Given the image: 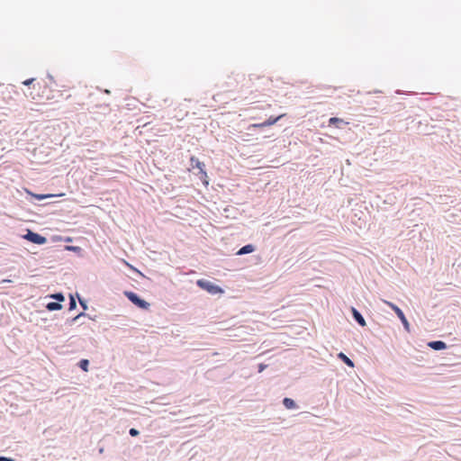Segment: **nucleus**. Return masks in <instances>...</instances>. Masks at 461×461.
Returning <instances> with one entry per match:
<instances>
[{"label": "nucleus", "instance_id": "b1692460", "mask_svg": "<svg viewBox=\"0 0 461 461\" xmlns=\"http://www.w3.org/2000/svg\"><path fill=\"white\" fill-rule=\"evenodd\" d=\"M0 461H7V457H0Z\"/></svg>", "mask_w": 461, "mask_h": 461}, {"label": "nucleus", "instance_id": "412c9836", "mask_svg": "<svg viewBox=\"0 0 461 461\" xmlns=\"http://www.w3.org/2000/svg\"><path fill=\"white\" fill-rule=\"evenodd\" d=\"M266 367H267V366H266V365H264V364H260V365L258 366V372H262Z\"/></svg>", "mask_w": 461, "mask_h": 461}, {"label": "nucleus", "instance_id": "0eeeda50", "mask_svg": "<svg viewBox=\"0 0 461 461\" xmlns=\"http://www.w3.org/2000/svg\"><path fill=\"white\" fill-rule=\"evenodd\" d=\"M352 313L355 318V320L358 322L359 325L362 327L366 326V321L363 318V316L358 312L355 308L352 309Z\"/></svg>", "mask_w": 461, "mask_h": 461}, {"label": "nucleus", "instance_id": "9d476101", "mask_svg": "<svg viewBox=\"0 0 461 461\" xmlns=\"http://www.w3.org/2000/svg\"><path fill=\"white\" fill-rule=\"evenodd\" d=\"M283 403L286 409H294L295 408V402L294 400L290 398H285Z\"/></svg>", "mask_w": 461, "mask_h": 461}, {"label": "nucleus", "instance_id": "6e6552de", "mask_svg": "<svg viewBox=\"0 0 461 461\" xmlns=\"http://www.w3.org/2000/svg\"><path fill=\"white\" fill-rule=\"evenodd\" d=\"M255 250V248L253 245L251 244H249V245H246L244 247H242L238 252H237V255H244V254H249V253H251Z\"/></svg>", "mask_w": 461, "mask_h": 461}, {"label": "nucleus", "instance_id": "a878e982", "mask_svg": "<svg viewBox=\"0 0 461 461\" xmlns=\"http://www.w3.org/2000/svg\"><path fill=\"white\" fill-rule=\"evenodd\" d=\"M7 461H14V460H13V459H10V458H7Z\"/></svg>", "mask_w": 461, "mask_h": 461}, {"label": "nucleus", "instance_id": "5701e85b", "mask_svg": "<svg viewBox=\"0 0 461 461\" xmlns=\"http://www.w3.org/2000/svg\"><path fill=\"white\" fill-rule=\"evenodd\" d=\"M51 297L54 299H58V294H52Z\"/></svg>", "mask_w": 461, "mask_h": 461}, {"label": "nucleus", "instance_id": "aec40b11", "mask_svg": "<svg viewBox=\"0 0 461 461\" xmlns=\"http://www.w3.org/2000/svg\"><path fill=\"white\" fill-rule=\"evenodd\" d=\"M65 301L63 294L59 293V310L62 308L61 303Z\"/></svg>", "mask_w": 461, "mask_h": 461}, {"label": "nucleus", "instance_id": "20e7f679", "mask_svg": "<svg viewBox=\"0 0 461 461\" xmlns=\"http://www.w3.org/2000/svg\"><path fill=\"white\" fill-rule=\"evenodd\" d=\"M124 294L132 303H134L138 307L145 310L149 309V303L140 299L135 293L125 292Z\"/></svg>", "mask_w": 461, "mask_h": 461}, {"label": "nucleus", "instance_id": "f257e3e1", "mask_svg": "<svg viewBox=\"0 0 461 461\" xmlns=\"http://www.w3.org/2000/svg\"><path fill=\"white\" fill-rule=\"evenodd\" d=\"M191 167L193 169L197 168L199 170V177L202 180L203 184L207 186L209 185V177L207 172L205 171V165L203 162H201L197 158L191 157L190 158Z\"/></svg>", "mask_w": 461, "mask_h": 461}, {"label": "nucleus", "instance_id": "9b49d317", "mask_svg": "<svg viewBox=\"0 0 461 461\" xmlns=\"http://www.w3.org/2000/svg\"><path fill=\"white\" fill-rule=\"evenodd\" d=\"M285 116V114H281L277 117H269L267 121H266V124H267L268 126H271L273 124H275L276 122H278L281 118H283Z\"/></svg>", "mask_w": 461, "mask_h": 461}, {"label": "nucleus", "instance_id": "7ed1b4c3", "mask_svg": "<svg viewBox=\"0 0 461 461\" xmlns=\"http://www.w3.org/2000/svg\"><path fill=\"white\" fill-rule=\"evenodd\" d=\"M383 302L387 304L392 310H393V312L396 313V315L399 317V319L401 320L402 323L403 324L405 330L407 331L410 330V324H409V321H407L404 313L402 312V311L395 304H393V303L391 302H388L386 300H383Z\"/></svg>", "mask_w": 461, "mask_h": 461}, {"label": "nucleus", "instance_id": "f8f14e48", "mask_svg": "<svg viewBox=\"0 0 461 461\" xmlns=\"http://www.w3.org/2000/svg\"><path fill=\"white\" fill-rule=\"evenodd\" d=\"M88 365L89 361L87 359H82L78 363L79 367L85 372L88 371Z\"/></svg>", "mask_w": 461, "mask_h": 461}, {"label": "nucleus", "instance_id": "2eb2a0df", "mask_svg": "<svg viewBox=\"0 0 461 461\" xmlns=\"http://www.w3.org/2000/svg\"><path fill=\"white\" fill-rule=\"evenodd\" d=\"M47 309L50 311H55L58 310V303L53 302L47 304Z\"/></svg>", "mask_w": 461, "mask_h": 461}, {"label": "nucleus", "instance_id": "1a4fd4ad", "mask_svg": "<svg viewBox=\"0 0 461 461\" xmlns=\"http://www.w3.org/2000/svg\"><path fill=\"white\" fill-rule=\"evenodd\" d=\"M339 358H340L347 366H350V367H353L354 366V363L352 362L351 359H349L344 353L340 352L339 355H338Z\"/></svg>", "mask_w": 461, "mask_h": 461}, {"label": "nucleus", "instance_id": "a211bd4d", "mask_svg": "<svg viewBox=\"0 0 461 461\" xmlns=\"http://www.w3.org/2000/svg\"><path fill=\"white\" fill-rule=\"evenodd\" d=\"M129 433H130L131 436L136 437V436L139 435V430L132 428V429H130Z\"/></svg>", "mask_w": 461, "mask_h": 461}, {"label": "nucleus", "instance_id": "6ab92c4d", "mask_svg": "<svg viewBox=\"0 0 461 461\" xmlns=\"http://www.w3.org/2000/svg\"><path fill=\"white\" fill-rule=\"evenodd\" d=\"M34 81V78L26 79L23 82L24 86H29Z\"/></svg>", "mask_w": 461, "mask_h": 461}, {"label": "nucleus", "instance_id": "39448f33", "mask_svg": "<svg viewBox=\"0 0 461 461\" xmlns=\"http://www.w3.org/2000/svg\"><path fill=\"white\" fill-rule=\"evenodd\" d=\"M24 238L35 244H43L46 241V239L41 236L38 233L28 231V233L24 236Z\"/></svg>", "mask_w": 461, "mask_h": 461}, {"label": "nucleus", "instance_id": "dca6fc26", "mask_svg": "<svg viewBox=\"0 0 461 461\" xmlns=\"http://www.w3.org/2000/svg\"><path fill=\"white\" fill-rule=\"evenodd\" d=\"M76 306H77L76 301H75L74 297L70 295V298H69V308L68 309L72 310V309L76 308Z\"/></svg>", "mask_w": 461, "mask_h": 461}, {"label": "nucleus", "instance_id": "423d86ee", "mask_svg": "<svg viewBox=\"0 0 461 461\" xmlns=\"http://www.w3.org/2000/svg\"><path fill=\"white\" fill-rule=\"evenodd\" d=\"M429 346L435 350H441L447 347L446 343L441 340L431 341L429 343Z\"/></svg>", "mask_w": 461, "mask_h": 461}, {"label": "nucleus", "instance_id": "f3484780", "mask_svg": "<svg viewBox=\"0 0 461 461\" xmlns=\"http://www.w3.org/2000/svg\"><path fill=\"white\" fill-rule=\"evenodd\" d=\"M268 125L266 124V121L264 122H261V123H254L252 124L250 127L252 128H264V127H267Z\"/></svg>", "mask_w": 461, "mask_h": 461}, {"label": "nucleus", "instance_id": "4468645a", "mask_svg": "<svg viewBox=\"0 0 461 461\" xmlns=\"http://www.w3.org/2000/svg\"><path fill=\"white\" fill-rule=\"evenodd\" d=\"M339 122H343V120L337 117H331L329 120L330 125H335L338 124Z\"/></svg>", "mask_w": 461, "mask_h": 461}, {"label": "nucleus", "instance_id": "393cba45", "mask_svg": "<svg viewBox=\"0 0 461 461\" xmlns=\"http://www.w3.org/2000/svg\"><path fill=\"white\" fill-rule=\"evenodd\" d=\"M80 304L84 307V309L86 308V304L82 301H80Z\"/></svg>", "mask_w": 461, "mask_h": 461}, {"label": "nucleus", "instance_id": "ddd939ff", "mask_svg": "<svg viewBox=\"0 0 461 461\" xmlns=\"http://www.w3.org/2000/svg\"><path fill=\"white\" fill-rule=\"evenodd\" d=\"M65 249L71 250V251H74V252H77V253H80L81 252V248L77 247V246H65Z\"/></svg>", "mask_w": 461, "mask_h": 461}, {"label": "nucleus", "instance_id": "4be33fe9", "mask_svg": "<svg viewBox=\"0 0 461 461\" xmlns=\"http://www.w3.org/2000/svg\"><path fill=\"white\" fill-rule=\"evenodd\" d=\"M35 196H36L39 200H41V199H43V198L47 197V195H41V194H37V195H35Z\"/></svg>", "mask_w": 461, "mask_h": 461}, {"label": "nucleus", "instance_id": "f03ea898", "mask_svg": "<svg viewBox=\"0 0 461 461\" xmlns=\"http://www.w3.org/2000/svg\"><path fill=\"white\" fill-rule=\"evenodd\" d=\"M196 285L200 288L205 290L206 292H208L209 294H222L223 293V290L220 286L212 284L210 281L204 280V279L197 280L196 281Z\"/></svg>", "mask_w": 461, "mask_h": 461}]
</instances>
